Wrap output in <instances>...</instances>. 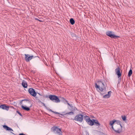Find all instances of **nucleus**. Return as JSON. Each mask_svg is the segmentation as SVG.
Returning a JSON list of instances; mask_svg holds the SVG:
<instances>
[{
    "mask_svg": "<svg viewBox=\"0 0 135 135\" xmlns=\"http://www.w3.org/2000/svg\"><path fill=\"white\" fill-rule=\"evenodd\" d=\"M98 83L101 86V87H100L99 85L95 83V87L97 89H98L101 91H104L106 90V86L105 84L101 81H99Z\"/></svg>",
    "mask_w": 135,
    "mask_h": 135,
    "instance_id": "1",
    "label": "nucleus"
},
{
    "mask_svg": "<svg viewBox=\"0 0 135 135\" xmlns=\"http://www.w3.org/2000/svg\"><path fill=\"white\" fill-rule=\"evenodd\" d=\"M49 98L50 99L54 102L57 103L60 102V100L58 97L54 95H50Z\"/></svg>",
    "mask_w": 135,
    "mask_h": 135,
    "instance_id": "2",
    "label": "nucleus"
},
{
    "mask_svg": "<svg viewBox=\"0 0 135 135\" xmlns=\"http://www.w3.org/2000/svg\"><path fill=\"white\" fill-rule=\"evenodd\" d=\"M83 118L84 116L83 115L79 114L75 117L74 120L81 123L83 120Z\"/></svg>",
    "mask_w": 135,
    "mask_h": 135,
    "instance_id": "3",
    "label": "nucleus"
},
{
    "mask_svg": "<svg viewBox=\"0 0 135 135\" xmlns=\"http://www.w3.org/2000/svg\"><path fill=\"white\" fill-rule=\"evenodd\" d=\"M51 130L55 134H58L59 135L61 134V129L57 127L53 126L51 128Z\"/></svg>",
    "mask_w": 135,
    "mask_h": 135,
    "instance_id": "4",
    "label": "nucleus"
},
{
    "mask_svg": "<svg viewBox=\"0 0 135 135\" xmlns=\"http://www.w3.org/2000/svg\"><path fill=\"white\" fill-rule=\"evenodd\" d=\"M113 33L112 31H107L106 33V35L111 38H115L119 37V36L116 35Z\"/></svg>",
    "mask_w": 135,
    "mask_h": 135,
    "instance_id": "5",
    "label": "nucleus"
},
{
    "mask_svg": "<svg viewBox=\"0 0 135 135\" xmlns=\"http://www.w3.org/2000/svg\"><path fill=\"white\" fill-rule=\"evenodd\" d=\"M25 60L27 62H28L31 59L33 58H35L33 55L30 56L28 54H25Z\"/></svg>",
    "mask_w": 135,
    "mask_h": 135,
    "instance_id": "6",
    "label": "nucleus"
},
{
    "mask_svg": "<svg viewBox=\"0 0 135 135\" xmlns=\"http://www.w3.org/2000/svg\"><path fill=\"white\" fill-rule=\"evenodd\" d=\"M28 91L30 94L33 96L35 97L36 96L37 93L32 88H30L28 90Z\"/></svg>",
    "mask_w": 135,
    "mask_h": 135,
    "instance_id": "7",
    "label": "nucleus"
},
{
    "mask_svg": "<svg viewBox=\"0 0 135 135\" xmlns=\"http://www.w3.org/2000/svg\"><path fill=\"white\" fill-rule=\"evenodd\" d=\"M120 69L119 67H118L115 70V72L116 74L117 75L118 78L120 77L121 75V74L120 72Z\"/></svg>",
    "mask_w": 135,
    "mask_h": 135,
    "instance_id": "8",
    "label": "nucleus"
},
{
    "mask_svg": "<svg viewBox=\"0 0 135 135\" xmlns=\"http://www.w3.org/2000/svg\"><path fill=\"white\" fill-rule=\"evenodd\" d=\"M0 108L8 111L9 110V107L8 106H6L5 104H4L0 105Z\"/></svg>",
    "mask_w": 135,
    "mask_h": 135,
    "instance_id": "9",
    "label": "nucleus"
},
{
    "mask_svg": "<svg viewBox=\"0 0 135 135\" xmlns=\"http://www.w3.org/2000/svg\"><path fill=\"white\" fill-rule=\"evenodd\" d=\"M63 101L64 102V103L65 104H67L68 105L70 106L72 110H75V107L71 105L69 103H68V101L64 99V100Z\"/></svg>",
    "mask_w": 135,
    "mask_h": 135,
    "instance_id": "10",
    "label": "nucleus"
},
{
    "mask_svg": "<svg viewBox=\"0 0 135 135\" xmlns=\"http://www.w3.org/2000/svg\"><path fill=\"white\" fill-rule=\"evenodd\" d=\"M22 85L23 87L26 88L27 87V82L24 80H23L22 83Z\"/></svg>",
    "mask_w": 135,
    "mask_h": 135,
    "instance_id": "11",
    "label": "nucleus"
},
{
    "mask_svg": "<svg viewBox=\"0 0 135 135\" xmlns=\"http://www.w3.org/2000/svg\"><path fill=\"white\" fill-rule=\"evenodd\" d=\"M87 123L90 125L92 126L94 124V120H92L90 119L88 121Z\"/></svg>",
    "mask_w": 135,
    "mask_h": 135,
    "instance_id": "12",
    "label": "nucleus"
},
{
    "mask_svg": "<svg viewBox=\"0 0 135 135\" xmlns=\"http://www.w3.org/2000/svg\"><path fill=\"white\" fill-rule=\"evenodd\" d=\"M3 127L7 131H13V129L6 125H4Z\"/></svg>",
    "mask_w": 135,
    "mask_h": 135,
    "instance_id": "13",
    "label": "nucleus"
},
{
    "mask_svg": "<svg viewBox=\"0 0 135 135\" xmlns=\"http://www.w3.org/2000/svg\"><path fill=\"white\" fill-rule=\"evenodd\" d=\"M21 108L23 110L27 111H29L30 110V108L27 107L26 106H24L23 105H22L21 106Z\"/></svg>",
    "mask_w": 135,
    "mask_h": 135,
    "instance_id": "14",
    "label": "nucleus"
},
{
    "mask_svg": "<svg viewBox=\"0 0 135 135\" xmlns=\"http://www.w3.org/2000/svg\"><path fill=\"white\" fill-rule=\"evenodd\" d=\"M93 120H94V124H95L98 127L100 126V124L97 120L93 119Z\"/></svg>",
    "mask_w": 135,
    "mask_h": 135,
    "instance_id": "15",
    "label": "nucleus"
},
{
    "mask_svg": "<svg viewBox=\"0 0 135 135\" xmlns=\"http://www.w3.org/2000/svg\"><path fill=\"white\" fill-rule=\"evenodd\" d=\"M84 119L87 122L90 119L89 116L86 115L84 116Z\"/></svg>",
    "mask_w": 135,
    "mask_h": 135,
    "instance_id": "16",
    "label": "nucleus"
},
{
    "mask_svg": "<svg viewBox=\"0 0 135 135\" xmlns=\"http://www.w3.org/2000/svg\"><path fill=\"white\" fill-rule=\"evenodd\" d=\"M70 22L71 24L72 25H74L75 22V21L73 18H71L70 19Z\"/></svg>",
    "mask_w": 135,
    "mask_h": 135,
    "instance_id": "17",
    "label": "nucleus"
},
{
    "mask_svg": "<svg viewBox=\"0 0 135 135\" xmlns=\"http://www.w3.org/2000/svg\"><path fill=\"white\" fill-rule=\"evenodd\" d=\"M115 122H116L118 125H120V127H122L121 124V122L119 120H115Z\"/></svg>",
    "mask_w": 135,
    "mask_h": 135,
    "instance_id": "18",
    "label": "nucleus"
},
{
    "mask_svg": "<svg viewBox=\"0 0 135 135\" xmlns=\"http://www.w3.org/2000/svg\"><path fill=\"white\" fill-rule=\"evenodd\" d=\"M122 127H120L119 129H118L117 130H114L115 132L118 133H119L121 132L122 129Z\"/></svg>",
    "mask_w": 135,
    "mask_h": 135,
    "instance_id": "19",
    "label": "nucleus"
},
{
    "mask_svg": "<svg viewBox=\"0 0 135 135\" xmlns=\"http://www.w3.org/2000/svg\"><path fill=\"white\" fill-rule=\"evenodd\" d=\"M115 120H114L110 122L109 124L111 126H113V124L115 122Z\"/></svg>",
    "mask_w": 135,
    "mask_h": 135,
    "instance_id": "20",
    "label": "nucleus"
},
{
    "mask_svg": "<svg viewBox=\"0 0 135 135\" xmlns=\"http://www.w3.org/2000/svg\"><path fill=\"white\" fill-rule=\"evenodd\" d=\"M132 70L130 69V70H129L128 73V76L129 77H130V76H131L132 74Z\"/></svg>",
    "mask_w": 135,
    "mask_h": 135,
    "instance_id": "21",
    "label": "nucleus"
},
{
    "mask_svg": "<svg viewBox=\"0 0 135 135\" xmlns=\"http://www.w3.org/2000/svg\"><path fill=\"white\" fill-rule=\"evenodd\" d=\"M48 110L49 111L51 112L52 113H53L55 114H58L60 115V113L52 111L51 109H48Z\"/></svg>",
    "mask_w": 135,
    "mask_h": 135,
    "instance_id": "22",
    "label": "nucleus"
},
{
    "mask_svg": "<svg viewBox=\"0 0 135 135\" xmlns=\"http://www.w3.org/2000/svg\"><path fill=\"white\" fill-rule=\"evenodd\" d=\"M110 97V95H108V94H106L103 96V98H109Z\"/></svg>",
    "mask_w": 135,
    "mask_h": 135,
    "instance_id": "23",
    "label": "nucleus"
},
{
    "mask_svg": "<svg viewBox=\"0 0 135 135\" xmlns=\"http://www.w3.org/2000/svg\"><path fill=\"white\" fill-rule=\"evenodd\" d=\"M60 115L62 116H64L65 115H67V113L65 112L64 111L61 112V113H60Z\"/></svg>",
    "mask_w": 135,
    "mask_h": 135,
    "instance_id": "24",
    "label": "nucleus"
},
{
    "mask_svg": "<svg viewBox=\"0 0 135 135\" xmlns=\"http://www.w3.org/2000/svg\"><path fill=\"white\" fill-rule=\"evenodd\" d=\"M23 101H25L26 102H27L28 103H30L31 102L30 101V99H24L23 100Z\"/></svg>",
    "mask_w": 135,
    "mask_h": 135,
    "instance_id": "25",
    "label": "nucleus"
},
{
    "mask_svg": "<svg viewBox=\"0 0 135 135\" xmlns=\"http://www.w3.org/2000/svg\"><path fill=\"white\" fill-rule=\"evenodd\" d=\"M74 114V113L73 112H71L68 113H67V115H73Z\"/></svg>",
    "mask_w": 135,
    "mask_h": 135,
    "instance_id": "26",
    "label": "nucleus"
},
{
    "mask_svg": "<svg viewBox=\"0 0 135 135\" xmlns=\"http://www.w3.org/2000/svg\"><path fill=\"white\" fill-rule=\"evenodd\" d=\"M71 35L73 37H76V34H75V33H73L71 32Z\"/></svg>",
    "mask_w": 135,
    "mask_h": 135,
    "instance_id": "27",
    "label": "nucleus"
},
{
    "mask_svg": "<svg viewBox=\"0 0 135 135\" xmlns=\"http://www.w3.org/2000/svg\"><path fill=\"white\" fill-rule=\"evenodd\" d=\"M41 103L42 104H43V105L48 110V109H49V108L48 107H47L45 105V103H42V102H41Z\"/></svg>",
    "mask_w": 135,
    "mask_h": 135,
    "instance_id": "28",
    "label": "nucleus"
},
{
    "mask_svg": "<svg viewBox=\"0 0 135 135\" xmlns=\"http://www.w3.org/2000/svg\"><path fill=\"white\" fill-rule=\"evenodd\" d=\"M122 118L123 121L125 120L126 119V117L125 116L122 115Z\"/></svg>",
    "mask_w": 135,
    "mask_h": 135,
    "instance_id": "29",
    "label": "nucleus"
},
{
    "mask_svg": "<svg viewBox=\"0 0 135 135\" xmlns=\"http://www.w3.org/2000/svg\"><path fill=\"white\" fill-rule=\"evenodd\" d=\"M16 112L20 116H22V115L18 111H16Z\"/></svg>",
    "mask_w": 135,
    "mask_h": 135,
    "instance_id": "30",
    "label": "nucleus"
},
{
    "mask_svg": "<svg viewBox=\"0 0 135 135\" xmlns=\"http://www.w3.org/2000/svg\"><path fill=\"white\" fill-rule=\"evenodd\" d=\"M74 40H76L78 38V36L76 35V37H73Z\"/></svg>",
    "mask_w": 135,
    "mask_h": 135,
    "instance_id": "31",
    "label": "nucleus"
},
{
    "mask_svg": "<svg viewBox=\"0 0 135 135\" xmlns=\"http://www.w3.org/2000/svg\"><path fill=\"white\" fill-rule=\"evenodd\" d=\"M111 93V91H109L108 92V94L109 95H110V94Z\"/></svg>",
    "mask_w": 135,
    "mask_h": 135,
    "instance_id": "32",
    "label": "nucleus"
},
{
    "mask_svg": "<svg viewBox=\"0 0 135 135\" xmlns=\"http://www.w3.org/2000/svg\"><path fill=\"white\" fill-rule=\"evenodd\" d=\"M111 126L112 128L114 131V130H115L113 126Z\"/></svg>",
    "mask_w": 135,
    "mask_h": 135,
    "instance_id": "33",
    "label": "nucleus"
},
{
    "mask_svg": "<svg viewBox=\"0 0 135 135\" xmlns=\"http://www.w3.org/2000/svg\"><path fill=\"white\" fill-rule=\"evenodd\" d=\"M22 101H23V100H22L20 102V104H21L22 103Z\"/></svg>",
    "mask_w": 135,
    "mask_h": 135,
    "instance_id": "34",
    "label": "nucleus"
},
{
    "mask_svg": "<svg viewBox=\"0 0 135 135\" xmlns=\"http://www.w3.org/2000/svg\"><path fill=\"white\" fill-rule=\"evenodd\" d=\"M35 20H37V21H38V20H39V19L38 18H35Z\"/></svg>",
    "mask_w": 135,
    "mask_h": 135,
    "instance_id": "35",
    "label": "nucleus"
},
{
    "mask_svg": "<svg viewBox=\"0 0 135 135\" xmlns=\"http://www.w3.org/2000/svg\"><path fill=\"white\" fill-rule=\"evenodd\" d=\"M38 21H39L40 22H42V21L40 20L39 19Z\"/></svg>",
    "mask_w": 135,
    "mask_h": 135,
    "instance_id": "36",
    "label": "nucleus"
},
{
    "mask_svg": "<svg viewBox=\"0 0 135 135\" xmlns=\"http://www.w3.org/2000/svg\"><path fill=\"white\" fill-rule=\"evenodd\" d=\"M100 94L102 96L103 95V94L100 93Z\"/></svg>",
    "mask_w": 135,
    "mask_h": 135,
    "instance_id": "37",
    "label": "nucleus"
},
{
    "mask_svg": "<svg viewBox=\"0 0 135 135\" xmlns=\"http://www.w3.org/2000/svg\"><path fill=\"white\" fill-rule=\"evenodd\" d=\"M37 94L39 95H41L39 93H37Z\"/></svg>",
    "mask_w": 135,
    "mask_h": 135,
    "instance_id": "38",
    "label": "nucleus"
},
{
    "mask_svg": "<svg viewBox=\"0 0 135 135\" xmlns=\"http://www.w3.org/2000/svg\"><path fill=\"white\" fill-rule=\"evenodd\" d=\"M11 133H12V134H14V133H13V132H11Z\"/></svg>",
    "mask_w": 135,
    "mask_h": 135,
    "instance_id": "39",
    "label": "nucleus"
},
{
    "mask_svg": "<svg viewBox=\"0 0 135 135\" xmlns=\"http://www.w3.org/2000/svg\"><path fill=\"white\" fill-rule=\"evenodd\" d=\"M31 106H32V105H31L30 106V107H31Z\"/></svg>",
    "mask_w": 135,
    "mask_h": 135,
    "instance_id": "40",
    "label": "nucleus"
},
{
    "mask_svg": "<svg viewBox=\"0 0 135 135\" xmlns=\"http://www.w3.org/2000/svg\"><path fill=\"white\" fill-rule=\"evenodd\" d=\"M59 117H61L60 116H59Z\"/></svg>",
    "mask_w": 135,
    "mask_h": 135,
    "instance_id": "41",
    "label": "nucleus"
}]
</instances>
